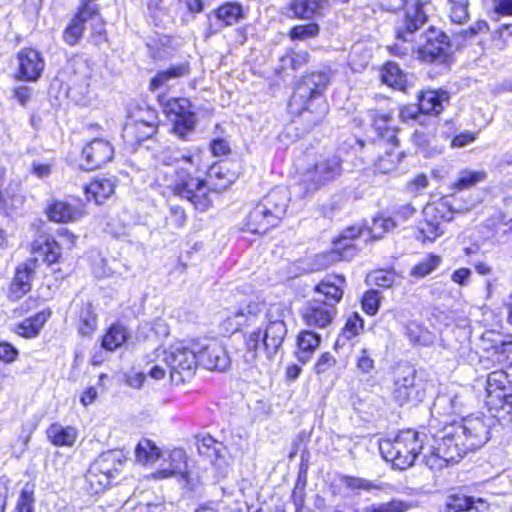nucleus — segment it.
I'll return each instance as SVG.
<instances>
[{"mask_svg": "<svg viewBox=\"0 0 512 512\" xmlns=\"http://www.w3.org/2000/svg\"><path fill=\"white\" fill-rule=\"evenodd\" d=\"M426 22L423 4L407 8L395 23L396 43L390 47L391 53L398 56L416 53L423 62L445 63L449 56V38L434 26L420 32Z\"/></svg>", "mask_w": 512, "mask_h": 512, "instance_id": "1", "label": "nucleus"}, {"mask_svg": "<svg viewBox=\"0 0 512 512\" xmlns=\"http://www.w3.org/2000/svg\"><path fill=\"white\" fill-rule=\"evenodd\" d=\"M180 159L193 164V157L184 155L179 150L163 152L160 160L166 166H172ZM160 185L167 188L173 195L186 199L199 211H207L211 205L210 191L206 181L193 177L190 172L183 168H167L161 171L158 176Z\"/></svg>", "mask_w": 512, "mask_h": 512, "instance_id": "2", "label": "nucleus"}, {"mask_svg": "<svg viewBox=\"0 0 512 512\" xmlns=\"http://www.w3.org/2000/svg\"><path fill=\"white\" fill-rule=\"evenodd\" d=\"M328 84L329 77L326 73L313 72L303 78L291 98V107L302 104L299 116L307 130L321 124L328 114L329 106L323 97Z\"/></svg>", "mask_w": 512, "mask_h": 512, "instance_id": "3", "label": "nucleus"}, {"mask_svg": "<svg viewBox=\"0 0 512 512\" xmlns=\"http://www.w3.org/2000/svg\"><path fill=\"white\" fill-rule=\"evenodd\" d=\"M282 313L283 309L279 305H272L266 314L265 328L247 331L245 335L247 362L255 361L260 349H263L268 358L276 356L279 352L287 335Z\"/></svg>", "mask_w": 512, "mask_h": 512, "instance_id": "4", "label": "nucleus"}, {"mask_svg": "<svg viewBox=\"0 0 512 512\" xmlns=\"http://www.w3.org/2000/svg\"><path fill=\"white\" fill-rule=\"evenodd\" d=\"M123 450H105L89 466L82 488L89 495L108 489L123 465Z\"/></svg>", "mask_w": 512, "mask_h": 512, "instance_id": "5", "label": "nucleus"}, {"mask_svg": "<svg viewBox=\"0 0 512 512\" xmlns=\"http://www.w3.org/2000/svg\"><path fill=\"white\" fill-rule=\"evenodd\" d=\"M155 354L170 369L171 380L177 384L189 379L196 370L193 341L190 345L176 342L167 349H156Z\"/></svg>", "mask_w": 512, "mask_h": 512, "instance_id": "6", "label": "nucleus"}, {"mask_svg": "<svg viewBox=\"0 0 512 512\" xmlns=\"http://www.w3.org/2000/svg\"><path fill=\"white\" fill-rule=\"evenodd\" d=\"M136 461L143 466L157 465L160 478L183 474L186 470L184 450H133Z\"/></svg>", "mask_w": 512, "mask_h": 512, "instance_id": "7", "label": "nucleus"}, {"mask_svg": "<svg viewBox=\"0 0 512 512\" xmlns=\"http://www.w3.org/2000/svg\"><path fill=\"white\" fill-rule=\"evenodd\" d=\"M507 382V374L502 370L491 372L487 378V400L486 404L491 411H495V417L512 421V395L504 393Z\"/></svg>", "mask_w": 512, "mask_h": 512, "instance_id": "8", "label": "nucleus"}, {"mask_svg": "<svg viewBox=\"0 0 512 512\" xmlns=\"http://www.w3.org/2000/svg\"><path fill=\"white\" fill-rule=\"evenodd\" d=\"M196 366L202 365L208 370L223 371L230 365V359L225 348L215 339L193 341Z\"/></svg>", "mask_w": 512, "mask_h": 512, "instance_id": "9", "label": "nucleus"}, {"mask_svg": "<svg viewBox=\"0 0 512 512\" xmlns=\"http://www.w3.org/2000/svg\"><path fill=\"white\" fill-rule=\"evenodd\" d=\"M92 21L99 26L98 34H101L103 22L98 14V6L90 3H82L78 12L71 19L68 26L63 31V40L70 46L76 45L83 36L85 23Z\"/></svg>", "mask_w": 512, "mask_h": 512, "instance_id": "10", "label": "nucleus"}, {"mask_svg": "<svg viewBox=\"0 0 512 512\" xmlns=\"http://www.w3.org/2000/svg\"><path fill=\"white\" fill-rule=\"evenodd\" d=\"M190 101L186 98L171 99L168 101L165 112L173 123V131L181 139L191 133L196 124V115L190 111Z\"/></svg>", "mask_w": 512, "mask_h": 512, "instance_id": "11", "label": "nucleus"}, {"mask_svg": "<svg viewBox=\"0 0 512 512\" xmlns=\"http://www.w3.org/2000/svg\"><path fill=\"white\" fill-rule=\"evenodd\" d=\"M341 171V159L336 155L328 156L316 162L314 167L304 174L303 181L308 185V190H317L333 181Z\"/></svg>", "mask_w": 512, "mask_h": 512, "instance_id": "12", "label": "nucleus"}, {"mask_svg": "<svg viewBox=\"0 0 512 512\" xmlns=\"http://www.w3.org/2000/svg\"><path fill=\"white\" fill-rule=\"evenodd\" d=\"M473 207L474 203L472 201H465L461 203L455 195H451L427 205L424 208V215L426 218L440 223L441 221L449 222L453 219L454 214L468 212Z\"/></svg>", "mask_w": 512, "mask_h": 512, "instance_id": "13", "label": "nucleus"}, {"mask_svg": "<svg viewBox=\"0 0 512 512\" xmlns=\"http://www.w3.org/2000/svg\"><path fill=\"white\" fill-rule=\"evenodd\" d=\"M114 157L112 144L102 138H95L82 149V167L94 170L110 162Z\"/></svg>", "mask_w": 512, "mask_h": 512, "instance_id": "14", "label": "nucleus"}, {"mask_svg": "<svg viewBox=\"0 0 512 512\" xmlns=\"http://www.w3.org/2000/svg\"><path fill=\"white\" fill-rule=\"evenodd\" d=\"M335 315L336 307L322 301L312 300L304 308L302 319L309 327L325 328L332 323Z\"/></svg>", "mask_w": 512, "mask_h": 512, "instance_id": "15", "label": "nucleus"}, {"mask_svg": "<svg viewBox=\"0 0 512 512\" xmlns=\"http://www.w3.org/2000/svg\"><path fill=\"white\" fill-rule=\"evenodd\" d=\"M19 78L25 81H36L40 78L45 62L40 53L31 48L22 49L17 54Z\"/></svg>", "mask_w": 512, "mask_h": 512, "instance_id": "16", "label": "nucleus"}, {"mask_svg": "<svg viewBox=\"0 0 512 512\" xmlns=\"http://www.w3.org/2000/svg\"><path fill=\"white\" fill-rule=\"evenodd\" d=\"M290 201V193L284 187H276L267 193L259 202V205L267 210L277 224L286 213Z\"/></svg>", "mask_w": 512, "mask_h": 512, "instance_id": "17", "label": "nucleus"}, {"mask_svg": "<svg viewBox=\"0 0 512 512\" xmlns=\"http://www.w3.org/2000/svg\"><path fill=\"white\" fill-rule=\"evenodd\" d=\"M360 232V228L357 227L347 228L343 232L341 237L334 242L333 251H331L327 255H321L319 257L323 259L329 257L330 260L327 261L326 264L338 260H347L349 257L353 255V252L355 250L352 244V240L358 237L360 235Z\"/></svg>", "mask_w": 512, "mask_h": 512, "instance_id": "18", "label": "nucleus"}, {"mask_svg": "<svg viewBox=\"0 0 512 512\" xmlns=\"http://www.w3.org/2000/svg\"><path fill=\"white\" fill-rule=\"evenodd\" d=\"M446 508L448 512H486L489 503L480 497L452 494L447 498Z\"/></svg>", "mask_w": 512, "mask_h": 512, "instance_id": "19", "label": "nucleus"}, {"mask_svg": "<svg viewBox=\"0 0 512 512\" xmlns=\"http://www.w3.org/2000/svg\"><path fill=\"white\" fill-rule=\"evenodd\" d=\"M46 213L51 221L68 223L80 219L84 215V210L80 206H74L65 201L55 200L47 206Z\"/></svg>", "mask_w": 512, "mask_h": 512, "instance_id": "20", "label": "nucleus"}, {"mask_svg": "<svg viewBox=\"0 0 512 512\" xmlns=\"http://www.w3.org/2000/svg\"><path fill=\"white\" fill-rule=\"evenodd\" d=\"M345 278L341 275L326 276L316 287L315 291L324 296L327 305L335 307L343 297Z\"/></svg>", "mask_w": 512, "mask_h": 512, "instance_id": "21", "label": "nucleus"}, {"mask_svg": "<svg viewBox=\"0 0 512 512\" xmlns=\"http://www.w3.org/2000/svg\"><path fill=\"white\" fill-rule=\"evenodd\" d=\"M368 117L372 122V126L381 138L379 146L385 147L389 143L398 142L396 130L391 127L392 118L389 113L376 110L368 111Z\"/></svg>", "mask_w": 512, "mask_h": 512, "instance_id": "22", "label": "nucleus"}, {"mask_svg": "<svg viewBox=\"0 0 512 512\" xmlns=\"http://www.w3.org/2000/svg\"><path fill=\"white\" fill-rule=\"evenodd\" d=\"M31 252L44 263H55L60 257L59 243L53 238L41 235L35 239L31 245Z\"/></svg>", "mask_w": 512, "mask_h": 512, "instance_id": "23", "label": "nucleus"}, {"mask_svg": "<svg viewBox=\"0 0 512 512\" xmlns=\"http://www.w3.org/2000/svg\"><path fill=\"white\" fill-rule=\"evenodd\" d=\"M466 455L462 450H429V454L424 455L425 464L431 470H441L448 466H453L460 462Z\"/></svg>", "mask_w": 512, "mask_h": 512, "instance_id": "24", "label": "nucleus"}, {"mask_svg": "<svg viewBox=\"0 0 512 512\" xmlns=\"http://www.w3.org/2000/svg\"><path fill=\"white\" fill-rule=\"evenodd\" d=\"M420 109L423 114H439L444 109V104L449 101V94L443 90L427 89L421 91L418 96Z\"/></svg>", "mask_w": 512, "mask_h": 512, "instance_id": "25", "label": "nucleus"}, {"mask_svg": "<svg viewBox=\"0 0 512 512\" xmlns=\"http://www.w3.org/2000/svg\"><path fill=\"white\" fill-rule=\"evenodd\" d=\"M157 126L153 121L133 120L127 122L123 129V138L133 144L140 143L155 134Z\"/></svg>", "mask_w": 512, "mask_h": 512, "instance_id": "26", "label": "nucleus"}, {"mask_svg": "<svg viewBox=\"0 0 512 512\" xmlns=\"http://www.w3.org/2000/svg\"><path fill=\"white\" fill-rule=\"evenodd\" d=\"M219 28L233 26L244 19V9L239 2H225L213 12Z\"/></svg>", "mask_w": 512, "mask_h": 512, "instance_id": "27", "label": "nucleus"}, {"mask_svg": "<svg viewBox=\"0 0 512 512\" xmlns=\"http://www.w3.org/2000/svg\"><path fill=\"white\" fill-rule=\"evenodd\" d=\"M115 191V180L113 178L98 177L85 187L87 200H94L101 204L108 199Z\"/></svg>", "mask_w": 512, "mask_h": 512, "instance_id": "28", "label": "nucleus"}, {"mask_svg": "<svg viewBox=\"0 0 512 512\" xmlns=\"http://www.w3.org/2000/svg\"><path fill=\"white\" fill-rule=\"evenodd\" d=\"M277 223L272 220V217L267 213V210L262 208L259 203L250 211L247 222V231L254 234H261L267 232L270 228L275 227Z\"/></svg>", "mask_w": 512, "mask_h": 512, "instance_id": "29", "label": "nucleus"}, {"mask_svg": "<svg viewBox=\"0 0 512 512\" xmlns=\"http://www.w3.org/2000/svg\"><path fill=\"white\" fill-rule=\"evenodd\" d=\"M321 343V336L313 331H301L297 337V358L305 364L307 363L314 352L318 349Z\"/></svg>", "mask_w": 512, "mask_h": 512, "instance_id": "30", "label": "nucleus"}, {"mask_svg": "<svg viewBox=\"0 0 512 512\" xmlns=\"http://www.w3.org/2000/svg\"><path fill=\"white\" fill-rule=\"evenodd\" d=\"M262 308L260 305L254 303L249 304L245 309L239 310L225 318L224 323L228 326L227 331L236 332L244 325L252 324L257 316L261 313Z\"/></svg>", "mask_w": 512, "mask_h": 512, "instance_id": "31", "label": "nucleus"}, {"mask_svg": "<svg viewBox=\"0 0 512 512\" xmlns=\"http://www.w3.org/2000/svg\"><path fill=\"white\" fill-rule=\"evenodd\" d=\"M37 262L38 258H32L18 266L12 283L15 292L24 294L30 290Z\"/></svg>", "mask_w": 512, "mask_h": 512, "instance_id": "32", "label": "nucleus"}, {"mask_svg": "<svg viewBox=\"0 0 512 512\" xmlns=\"http://www.w3.org/2000/svg\"><path fill=\"white\" fill-rule=\"evenodd\" d=\"M391 147L384 154L378 156L374 163L375 172L381 174L391 173L396 170L403 153L398 150V142L389 143Z\"/></svg>", "mask_w": 512, "mask_h": 512, "instance_id": "33", "label": "nucleus"}, {"mask_svg": "<svg viewBox=\"0 0 512 512\" xmlns=\"http://www.w3.org/2000/svg\"><path fill=\"white\" fill-rule=\"evenodd\" d=\"M381 457L390 462L392 468L405 470L413 465L417 458L415 450H379Z\"/></svg>", "mask_w": 512, "mask_h": 512, "instance_id": "34", "label": "nucleus"}, {"mask_svg": "<svg viewBox=\"0 0 512 512\" xmlns=\"http://www.w3.org/2000/svg\"><path fill=\"white\" fill-rule=\"evenodd\" d=\"M328 3V0H292L290 10L295 17L311 19L318 14Z\"/></svg>", "mask_w": 512, "mask_h": 512, "instance_id": "35", "label": "nucleus"}, {"mask_svg": "<svg viewBox=\"0 0 512 512\" xmlns=\"http://www.w3.org/2000/svg\"><path fill=\"white\" fill-rule=\"evenodd\" d=\"M190 73V67L188 63H180L173 65L167 70L160 71L150 82V89L155 91L161 86L165 85L171 79L186 76Z\"/></svg>", "mask_w": 512, "mask_h": 512, "instance_id": "36", "label": "nucleus"}, {"mask_svg": "<svg viewBox=\"0 0 512 512\" xmlns=\"http://www.w3.org/2000/svg\"><path fill=\"white\" fill-rule=\"evenodd\" d=\"M47 435L55 446H72L77 438V430L70 426L53 424L48 428Z\"/></svg>", "mask_w": 512, "mask_h": 512, "instance_id": "37", "label": "nucleus"}, {"mask_svg": "<svg viewBox=\"0 0 512 512\" xmlns=\"http://www.w3.org/2000/svg\"><path fill=\"white\" fill-rule=\"evenodd\" d=\"M381 79L388 86L395 89L404 90L406 87V75L394 62H388L381 70Z\"/></svg>", "mask_w": 512, "mask_h": 512, "instance_id": "38", "label": "nucleus"}, {"mask_svg": "<svg viewBox=\"0 0 512 512\" xmlns=\"http://www.w3.org/2000/svg\"><path fill=\"white\" fill-rule=\"evenodd\" d=\"M47 318L48 316L44 312L37 313L22 321L17 326L16 332L25 338H34L39 334Z\"/></svg>", "mask_w": 512, "mask_h": 512, "instance_id": "39", "label": "nucleus"}, {"mask_svg": "<svg viewBox=\"0 0 512 512\" xmlns=\"http://www.w3.org/2000/svg\"><path fill=\"white\" fill-rule=\"evenodd\" d=\"M486 178L487 174L485 171L464 169L458 173V177L456 181L451 185V188L454 190L469 189L485 181Z\"/></svg>", "mask_w": 512, "mask_h": 512, "instance_id": "40", "label": "nucleus"}, {"mask_svg": "<svg viewBox=\"0 0 512 512\" xmlns=\"http://www.w3.org/2000/svg\"><path fill=\"white\" fill-rule=\"evenodd\" d=\"M363 329V319L360 317L359 314L354 313L351 315L344 328L342 329L341 334L338 336L335 347L338 346H344L346 341H350L355 336H357L360 331Z\"/></svg>", "mask_w": 512, "mask_h": 512, "instance_id": "41", "label": "nucleus"}, {"mask_svg": "<svg viewBox=\"0 0 512 512\" xmlns=\"http://www.w3.org/2000/svg\"><path fill=\"white\" fill-rule=\"evenodd\" d=\"M127 340V331L121 325H112L102 338V347L109 351L118 349Z\"/></svg>", "mask_w": 512, "mask_h": 512, "instance_id": "42", "label": "nucleus"}, {"mask_svg": "<svg viewBox=\"0 0 512 512\" xmlns=\"http://www.w3.org/2000/svg\"><path fill=\"white\" fill-rule=\"evenodd\" d=\"M414 380V373L411 372L395 382L393 398L400 405H403L409 401L410 396L414 390Z\"/></svg>", "mask_w": 512, "mask_h": 512, "instance_id": "43", "label": "nucleus"}, {"mask_svg": "<svg viewBox=\"0 0 512 512\" xmlns=\"http://www.w3.org/2000/svg\"><path fill=\"white\" fill-rule=\"evenodd\" d=\"M470 0H447V13L451 22L463 24L469 19Z\"/></svg>", "mask_w": 512, "mask_h": 512, "instance_id": "44", "label": "nucleus"}, {"mask_svg": "<svg viewBox=\"0 0 512 512\" xmlns=\"http://www.w3.org/2000/svg\"><path fill=\"white\" fill-rule=\"evenodd\" d=\"M405 333L413 343L426 346L433 342L432 334L416 321H410L407 323Z\"/></svg>", "mask_w": 512, "mask_h": 512, "instance_id": "45", "label": "nucleus"}, {"mask_svg": "<svg viewBox=\"0 0 512 512\" xmlns=\"http://www.w3.org/2000/svg\"><path fill=\"white\" fill-rule=\"evenodd\" d=\"M80 327L79 332L86 336L90 335L97 325V316L92 304H84L79 314Z\"/></svg>", "mask_w": 512, "mask_h": 512, "instance_id": "46", "label": "nucleus"}, {"mask_svg": "<svg viewBox=\"0 0 512 512\" xmlns=\"http://www.w3.org/2000/svg\"><path fill=\"white\" fill-rule=\"evenodd\" d=\"M442 259L438 255L429 254L410 271V275L415 278H423L431 274L441 263Z\"/></svg>", "mask_w": 512, "mask_h": 512, "instance_id": "47", "label": "nucleus"}, {"mask_svg": "<svg viewBox=\"0 0 512 512\" xmlns=\"http://www.w3.org/2000/svg\"><path fill=\"white\" fill-rule=\"evenodd\" d=\"M425 434H421L412 429L401 430L394 438V444L398 446L411 448H423Z\"/></svg>", "mask_w": 512, "mask_h": 512, "instance_id": "48", "label": "nucleus"}, {"mask_svg": "<svg viewBox=\"0 0 512 512\" xmlns=\"http://www.w3.org/2000/svg\"><path fill=\"white\" fill-rule=\"evenodd\" d=\"M466 429L467 428L465 426L455 423L446 426L443 430V435L441 436L443 445L446 448H451L452 446L454 448H459L460 445H465L464 443H460L459 439L462 434H465Z\"/></svg>", "mask_w": 512, "mask_h": 512, "instance_id": "49", "label": "nucleus"}, {"mask_svg": "<svg viewBox=\"0 0 512 512\" xmlns=\"http://www.w3.org/2000/svg\"><path fill=\"white\" fill-rule=\"evenodd\" d=\"M34 488L33 483L27 482L21 489L15 512H34Z\"/></svg>", "mask_w": 512, "mask_h": 512, "instance_id": "50", "label": "nucleus"}, {"mask_svg": "<svg viewBox=\"0 0 512 512\" xmlns=\"http://www.w3.org/2000/svg\"><path fill=\"white\" fill-rule=\"evenodd\" d=\"M341 482L347 489L352 491L370 492L374 489H381L379 483L361 477L343 476Z\"/></svg>", "mask_w": 512, "mask_h": 512, "instance_id": "51", "label": "nucleus"}, {"mask_svg": "<svg viewBox=\"0 0 512 512\" xmlns=\"http://www.w3.org/2000/svg\"><path fill=\"white\" fill-rule=\"evenodd\" d=\"M398 227V224L395 219L391 217H375L373 219L370 231L375 239L382 238L386 233L392 231Z\"/></svg>", "mask_w": 512, "mask_h": 512, "instance_id": "52", "label": "nucleus"}, {"mask_svg": "<svg viewBox=\"0 0 512 512\" xmlns=\"http://www.w3.org/2000/svg\"><path fill=\"white\" fill-rule=\"evenodd\" d=\"M419 233L418 238H422L423 241H434L444 233V230L440 222L425 217V222L421 225Z\"/></svg>", "mask_w": 512, "mask_h": 512, "instance_id": "53", "label": "nucleus"}, {"mask_svg": "<svg viewBox=\"0 0 512 512\" xmlns=\"http://www.w3.org/2000/svg\"><path fill=\"white\" fill-rule=\"evenodd\" d=\"M187 216L185 210L180 206H171L166 216V227L170 230H179L186 224Z\"/></svg>", "mask_w": 512, "mask_h": 512, "instance_id": "54", "label": "nucleus"}, {"mask_svg": "<svg viewBox=\"0 0 512 512\" xmlns=\"http://www.w3.org/2000/svg\"><path fill=\"white\" fill-rule=\"evenodd\" d=\"M409 509V503L394 499L386 503L371 505L365 508L364 512H406Z\"/></svg>", "mask_w": 512, "mask_h": 512, "instance_id": "55", "label": "nucleus"}, {"mask_svg": "<svg viewBox=\"0 0 512 512\" xmlns=\"http://www.w3.org/2000/svg\"><path fill=\"white\" fill-rule=\"evenodd\" d=\"M319 34V26L316 23L297 25L290 31V38L293 40H306Z\"/></svg>", "mask_w": 512, "mask_h": 512, "instance_id": "56", "label": "nucleus"}, {"mask_svg": "<svg viewBox=\"0 0 512 512\" xmlns=\"http://www.w3.org/2000/svg\"><path fill=\"white\" fill-rule=\"evenodd\" d=\"M380 295L376 290L367 291L362 298V308L368 315H375L380 306Z\"/></svg>", "mask_w": 512, "mask_h": 512, "instance_id": "57", "label": "nucleus"}, {"mask_svg": "<svg viewBox=\"0 0 512 512\" xmlns=\"http://www.w3.org/2000/svg\"><path fill=\"white\" fill-rule=\"evenodd\" d=\"M512 36V24H502L494 32L492 36L493 45L503 50L506 47L507 39Z\"/></svg>", "mask_w": 512, "mask_h": 512, "instance_id": "58", "label": "nucleus"}, {"mask_svg": "<svg viewBox=\"0 0 512 512\" xmlns=\"http://www.w3.org/2000/svg\"><path fill=\"white\" fill-rule=\"evenodd\" d=\"M335 365H336V359L334 358V356L329 352H325V353L321 354V356L318 358V360L314 366V370H315L316 374H318V375L325 374L330 369H332Z\"/></svg>", "mask_w": 512, "mask_h": 512, "instance_id": "59", "label": "nucleus"}, {"mask_svg": "<svg viewBox=\"0 0 512 512\" xmlns=\"http://www.w3.org/2000/svg\"><path fill=\"white\" fill-rule=\"evenodd\" d=\"M498 219L500 220L499 224H495L494 219L488 220L486 223L487 228H492L493 232L491 234L492 238H495L497 241H500L503 238V235L506 234L509 230L508 223L504 222V218L501 214H498Z\"/></svg>", "mask_w": 512, "mask_h": 512, "instance_id": "60", "label": "nucleus"}, {"mask_svg": "<svg viewBox=\"0 0 512 512\" xmlns=\"http://www.w3.org/2000/svg\"><path fill=\"white\" fill-rule=\"evenodd\" d=\"M372 280L379 287L388 288L395 282V275L390 271L379 270L372 274Z\"/></svg>", "mask_w": 512, "mask_h": 512, "instance_id": "61", "label": "nucleus"}, {"mask_svg": "<svg viewBox=\"0 0 512 512\" xmlns=\"http://www.w3.org/2000/svg\"><path fill=\"white\" fill-rule=\"evenodd\" d=\"M282 60L285 64L289 63L293 69H298L303 64L307 63L308 53L305 51H293L288 53Z\"/></svg>", "mask_w": 512, "mask_h": 512, "instance_id": "62", "label": "nucleus"}, {"mask_svg": "<svg viewBox=\"0 0 512 512\" xmlns=\"http://www.w3.org/2000/svg\"><path fill=\"white\" fill-rule=\"evenodd\" d=\"M415 208L410 204H404L397 208L393 219L396 220L398 226L406 223L415 214Z\"/></svg>", "mask_w": 512, "mask_h": 512, "instance_id": "63", "label": "nucleus"}, {"mask_svg": "<svg viewBox=\"0 0 512 512\" xmlns=\"http://www.w3.org/2000/svg\"><path fill=\"white\" fill-rule=\"evenodd\" d=\"M420 114H423V113H422V109H420V104L418 103V104H410V105L403 106L400 109L399 116L403 121H408V120H417L418 117L420 116Z\"/></svg>", "mask_w": 512, "mask_h": 512, "instance_id": "64", "label": "nucleus"}]
</instances>
